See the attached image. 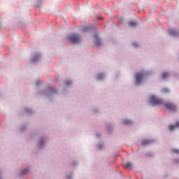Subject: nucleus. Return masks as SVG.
<instances>
[{
	"mask_svg": "<svg viewBox=\"0 0 179 179\" xmlns=\"http://www.w3.org/2000/svg\"><path fill=\"white\" fill-rule=\"evenodd\" d=\"M150 104H152V106H160L163 104V101L162 99L159 98L156 95H151L150 96Z\"/></svg>",
	"mask_w": 179,
	"mask_h": 179,
	"instance_id": "nucleus-1",
	"label": "nucleus"
},
{
	"mask_svg": "<svg viewBox=\"0 0 179 179\" xmlns=\"http://www.w3.org/2000/svg\"><path fill=\"white\" fill-rule=\"evenodd\" d=\"M68 40L73 43V44H79L80 43V36L76 34H73L69 36Z\"/></svg>",
	"mask_w": 179,
	"mask_h": 179,
	"instance_id": "nucleus-2",
	"label": "nucleus"
},
{
	"mask_svg": "<svg viewBox=\"0 0 179 179\" xmlns=\"http://www.w3.org/2000/svg\"><path fill=\"white\" fill-rule=\"evenodd\" d=\"M145 76L144 72H140L136 73V85H139L141 82H142V79H143V77Z\"/></svg>",
	"mask_w": 179,
	"mask_h": 179,
	"instance_id": "nucleus-3",
	"label": "nucleus"
},
{
	"mask_svg": "<svg viewBox=\"0 0 179 179\" xmlns=\"http://www.w3.org/2000/svg\"><path fill=\"white\" fill-rule=\"evenodd\" d=\"M165 107L168 109V110H171V111H174V110H176V105L173 104V103H166L165 104Z\"/></svg>",
	"mask_w": 179,
	"mask_h": 179,
	"instance_id": "nucleus-4",
	"label": "nucleus"
},
{
	"mask_svg": "<svg viewBox=\"0 0 179 179\" xmlns=\"http://www.w3.org/2000/svg\"><path fill=\"white\" fill-rule=\"evenodd\" d=\"M169 128L171 131H174L175 128H179V122H176V124L169 125Z\"/></svg>",
	"mask_w": 179,
	"mask_h": 179,
	"instance_id": "nucleus-5",
	"label": "nucleus"
},
{
	"mask_svg": "<svg viewBox=\"0 0 179 179\" xmlns=\"http://www.w3.org/2000/svg\"><path fill=\"white\" fill-rule=\"evenodd\" d=\"M124 169H127L128 170H129V169L132 168V164L131 162H127L124 164Z\"/></svg>",
	"mask_w": 179,
	"mask_h": 179,
	"instance_id": "nucleus-6",
	"label": "nucleus"
},
{
	"mask_svg": "<svg viewBox=\"0 0 179 179\" xmlns=\"http://www.w3.org/2000/svg\"><path fill=\"white\" fill-rule=\"evenodd\" d=\"M129 24L131 27H135V26L138 25V22H135V21H131L130 22H129Z\"/></svg>",
	"mask_w": 179,
	"mask_h": 179,
	"instance_id": "nucleus-7",
	"label": "nucleus"
},
{
	"mask_svg": "<svg viewBox=\"0 0 179 179\" xmlns=\"http://www.w3.org/2000/svg\"><path fill=\"white\" fill-rule=\"evenodd\" d=\"M152 141H149V140H144L142 142V145H149V143H150Z\"/></svg>",
	"mask_w": 179,
	"mask_h": 179,
	"instance_id": "nucleus-8",
	"label": "nucleus"
},
{
	"mask_svg": "<svg viewBox=\"0 0 179 179\" xmlns=\"http://www.w3.org/2000/svg\"><path fill=\"white\" fill-rule=\"evenodd\" d=\"M124 124H125L126 125H129V124H132V121L126 120L124 121Z\"/></svg>",
	"mask_w": 179,
	"mask_h": 179,
	"instance_id": "nucleus-9",
	"label": "nucleus"
},
{
	"mask_svg": "<svg viewBox=\"0 0 179 179\" xmlns=\"http://www.w3.org/2000/svg\"><path fill=\"white\" fill-rule=\"evenodd\" d=\"M101 45V41H100L99 38H97L96 41V45L99 46V45Z\"/></svg>",
	"mask_w": 179,
	"mask_h": 179,
	"instance_id": "nucleus-10",
	"label": "nucleus"
},
{
	"mask_svg": "<svg viewBox=\"0 0 179 179\" xmlns=\"http://www.w3.org/2000/svg\"><path fill=\"white\" fill-rule=\"evenodd\" d=\"M169 76V73H162V78L163 79H166V78H167Z\"/></svg>",
	"mask_w": 179,
	"mask_h": 179,
	"instance_id": "nucleus-11",
	"label": "nucleus"
},
{
	"mask_svg": "<svg viewBox=\"0 0 179 179\" xmlns=\"http://www.w3.org/2000/svg\"><path fill=\"white\" fill-rule=\"evenodd\" d=\"M27 171H29V169H26L22 171V174H26V173H27Z\"/></svg>",
	"mask_w": 179,
	"mask_h": 179,
	"instance_id": "nucleus-12",
	"label": "nucleus"
},
{
	"mask_svg": "<svg viewBox=\"0 0 179 179\" xmlns=\"http://www.w3.org/2000/svg\"><path fill=\"white\" fill-rule=\"evenodd\" d=\"M66 85L67 86H69L70 85H72V82H71V81H67V82L66 83Z\"/></svg>",
	"mask_w": 179,
	"mask_h": 179,
	"instance_id": "nucleus-13",
	"label": "nucleus"
},
{
	"mask_svg": "<svg viewBox=\"0 0 179 179\" xmlns=\"http://www.w3.org/2000/svg\"><path fill=\"white\" fill-rule=\"evenodd\" d=\"M50 92H52V93H57V91H54L52 88L50 89Z\"/></svg>",
	"mask_w": 179,
	"mask_h": 179,
	"instance_id": "nucleus-14",
	"label": "nucleus"
},
{
	"mask_svg": "<svg viewBox=\"0 0 179 179\" xmlns=\"http://www.w3.org/2000/svg\"><path fill=\"white\" fill-rule=\"evenodd\" d=\"M169 89H167V88H166V89H164V92H169Z\"/></svg>",
	"mask_w": 179,
	"mask_h": 179,
	"instance_id": "nucleus-15",
	"label": "nucleus"
},
{
	"mask_svg": "<svg viewBox=\"0 0 179 179\" xmlns=\"http://www.w3.org/2000/svg\"><path fill=\"white\" fill-rule=\"evenodd\" d=\"M175 153H178V150H174Z\"/></svg>",
	"mask_w": 179,
	"mask_h": 179,
	"instance_id": "nucleus-16",
	"label": "nucleus"
},
{
	"mask_svg": "<svg viewBox=\"0 0 179 179\" xmlns=\"http://www.w3.org/2000/svg\"><path fill=\"white\" fill-rule=\"evenodd\" d=\"M0 179H1V177H0Z\"/></svg>",
	"mask_w": 179,
	"mask_h": 179,
	"instance_id": "nucleus-17",
	"label": "nucleus"
}]
</instances>
